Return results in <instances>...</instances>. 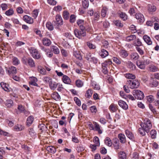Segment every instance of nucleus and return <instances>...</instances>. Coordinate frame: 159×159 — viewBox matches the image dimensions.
I'll list each match as a JSON object with an SVG mask.
<instances>
[{
    "label": "nucleus",
    "instance_id": "nucleus-3",
    "mask_svg": "<svg viewBox=\"0 0 159 159\" xmlns=\"http://www.w3.org/2000/svg\"><path fill=\"white\" fill-rule=\"evenodd\" d=\"M126 84L131 89L137 88L139 85V82L137 80H129L127 81Z\"/></svg>",
    "mask_w": 159,
    "mask_h": 159
},
{
    "label": "nucleus",
    "instance_id": "nucleus-34",
    "mask_svg": "<svg viewBox=\"0 0 159 159\" xmlns=\"http://www.w3.org/2000/svg\"><path fill=\"white\" fill-rule=\"evenodd\" d=\"M112 64V62L109 59L105 61L102 64V65L103 66H105L108 67L110 65H111Z\"/></svg>",
    "mask_w": 159,
    "mask_h": 159
},
{
    "label": "nucleus",
    "instance_id": "nucleus-33",
    "mask_svg": "<svg viewBox=\"0 0 159 159\" xmlns=\"http://www.w3.org/2000/svg\"><path fill=\"white\" fill-rule=\"evenodd\" d=\"M136 38V36L135 35H130L126 37V40L128 42H130L135 39Z\"/></svg>",
    "mask_w": 159,
    "mask_h": 159
},
{
    "label": "nucleus",
    "instance_id": "nucleus-31",
    "mask_svg": "<svg viewBox=\"0 0 159 159\" xmlns=\"http://www.w3.org/2000/svg\"><path fill=\"white\" fill-rule=\"evenodd\" d=\"M137 66L140 69H143L145 68V65L142 61H138L136 63Z\"/></svg>",
    "mask_w": 159,
    "mask_h": 159
},
{
    "label": "nucleus",
    "instance_id": "nucleus-53",
    "mask_svg": "<svg viewBox=\"0 0 159 159\" xmlns=\"http://www.w3.org/2000/svg\"><path fill=\"white\" fill-rule=\"evenodd\" d=\"M93 142L97 146H99L100 145V142L99 138L97 137H95L93 139Z\"/></svg>",
    "mask_w": 159,
    "mask_h": 159
},
{
    "label": "nucleus",
    "instance_id": "nucleus-27",
    "mask_svg": "<svg viewBox=\"0 0 159 159\" xmlns=\"http://www.w3.org/2000/svg\"><path fill=\"white\" fill-rule=\"evenodd\" d=\"M81 4L84 9H87L89 6V0H82Z\"/></svg>",
    "mask_w": 159,
    "mask_h": 159
},
{
    "label": "nucleus",
    "instance_id": "nucleus-28",
    "mask_svg": "<svg viewBox=\"0 0 159 159\" xmlns=\"http://www.w3.org/2000/svg\"><path fill=\"white\" fill-rule=\"evenodd\" d=\"M108 10V9L107 7H103L101 12V16L103 17H105Z\"/></svg>",
    "mask_w": 159,
    "mask_h": 159
},
{
    "label": "nucleus",
    "instance_id": "nucleus-20",
    "mask_svg": "<svg viewBox=\"0 0 159 159\" xmlns=\"http://www.w3.org/2000/svg\"><path fill=\"white\" fill-rule=\"evenodd\" d=\"M0 85L2 88L5 91L9 92V85L8 84H6L4 82H1L0 83Z\"/></svg>",
    "mask_w": 159,
    "mask_h": 159
},
{
    "label": "nucleus",
    "instance_id": "nucleus-45",
    "mask_svg": "<svg viewBox=\"0 0 159 159\" xmlns=\"http://www.w3.org/2000/svg\"><path fill=\"white\" fill-rule=\"evenodd\" d=\"M126 78L129 79H134L135 78V76L134 75L130 73H126L125 75Z\"/></svg>",
    "mask_w": 159,
    "mask_h": 159
},
{
    "label": "nucleus",
    "instance_id": "nucleus-60",
    "mask_svg": "<svg viewBox=\"0 0 159 159\" xmlns=\"http://www.w3.org/2000/svg\"><path fill=\"white\" fill-rule=\"evenodd\" d=\"M5 50V51L4 53L5 57L7 58L9 57L10 56V51L9 49Z\"/></svg>",
    "mask_w": 159,
    "mask_h": 159
},
{
    "label": "nucleus",
    "instance_id": "nucleus-62",
    "mask_svg": "<svg viewBox=\"0 0 159 159\" xmlns=\"http://www.w3.org/2000/svg\"><path fill=\"white\" fill-rule=\"evenodd\" d=\"M102 47L106 48H107L109 44L108 42L106 40H103L102 41Z\"/></svg>",
    "mask_w": 159,
    "mask_h": 159
},
{
    "label": "nucleus",
    "instance_id": "nucleus-14",
    "mask_svg": "<svg viewBox=\"0 0 159 159\" xmlns=\"http://www.w3.org/2000/svg\"><path fill=\"white\" fill-rule=\"evenodd\" d=\"M118 104L119 105L124 109H127L128 106L126 103L124 101L122 100L119 101Z\"/></svg>",
    "mask_w": 159,
    "mask_h": 159
},
{
    "label": "nucleus",
    "instance_id": "nucleus-61",
    "mask_svg": "<svg viewBox=\"0 0 159 159\" xmlns=\"http://www.w3.org/2000/svg\"><path fill=\"white\" fill-rule=\"evenodd\" d=\"M147 99L149 102H152L154 100V98L152 96L150 95L146 97Z\"/></svg>",
    "mask_w": 159,
    "mask_h": 159
},
{
    "label": "nucleus",
    "instance_id": "nucleus-21",
    "mask_svg": "<svg viewBox=\"0 0 159 159\" xmlns=\"http://www.w3.org/2000/svg\"><path fill=\"white\" fill-rule=\"evenodd\" d=\"M143 39L145 42L148 45L152 44V42L150 38L147 35H144L143 37Z\"/></svg>",
    "mask_w": 159,
    "mask_h": 159
},
{
    "label": "nucleus",
    "instance_id": "nucleus-55",
    "mask_svg": "<svg viewBox=\"0 0 159 159\" xmlns=\"http://www.w3.org/2000/svg\"><path fill=\"white\" fill-rule=\"evenodd\" d=\"M102 72L105 75L107 74L108 73V70L107 67L102 65Z\"/></svg>",
    "mask_w": 159,
    "mask_h": 159
},
{
    "label": "nucleus",
    "instance_id": "nucleus-13",
    "mask_svg": "<svg viewBox=\"0 0 159 159\" xmlns=\"http://www.w3.org/2000/svg\"><path fill=\"white\" fill-rule=\"evenodd\" d=\"M43 44L46 46H49L51 43V42L50 39L47 38H44L42 41Z\"/></svg>",
    "mask_w": 159,
    "mask_h": 159
},
{
    "label": "nucleus",
    "instance_id": "nucleus-23",
    "mask_svg": "<svg viewBox=\"0 0 159 159\" xmlns=\"http://www.w3.org/2000/svg\"><path fill=\"white\" fill-rule=\"evenodd\" d=\"M119 52L120 56L124 58L126 57L128 55L127 52L124 50H121Z\"/></svg>",
    "mask_w": 159,
    "mask_h": 159
},
{
    "label": "nucleus",
    "instance_id": "nucleus-37",
    "mask_svg": "<svg viewBox=\"0 0 159 159\" xmlns=\"http://www.w3.org/2000/svg\"><path fill=\"white\" fill-rule=\"evenodd\" d=\"M93 91L91 89H88L86 92L85 96L87 98H90L92 95Z\"/></svg>",
    "mask_w": 159,
    "mask_h": 159
},
{
    "label": "nucleus",
    "instance_id": "nucleus-54",
    "mask_svg": "<svg viewBox=\"0 0 159 159\" xmlns=\"http://www.w3.org/2000/svg\"><path fill=\"white\" fill-rule=\"evenodd\" d=\"M52 79L48 77H46L43 78V81L45 83H50L52 81Z\"/></svg>",
    "mask_w": 159,
    "mask_h": 159
},
{
    "label": "nucleus",
    "instance_id": "nucleus-2",
    "mask_svg": "<svg viewBox=\"0 0 159 159\" xmlns=\"http://www.w3.org/2000/svg\"><path fill=\"white\" fill-rule=\"evenodd\" d=\"M74 33L77 38L79 39H82L86 35L85 29H80V30L75 29L74 31Z\"/></svg>",
    "mask_w": 159,
    "mask_h": 159
},
{
    "label": "nucleus",
    "instance_id": "nucleus-56",
    "mask_svg": "<svg viewBox=\"0 0 159 159\" xmlns=\"http://www.w3.org/2000/svg\"><path fill=\"white\" fill-rule=\"evenodd\" d=\"M76 20V16L74 14L71 15L70 16V21L71 23H74Z\"/></svg>",
    "mask_w": 159,
    "mask_h": 159
},
{
    "label": "nucleus",
    "instance_id": "nucleus-8",
    "mask_svg": "<svg viewBox=\"0 0 159 159\" xmlns=\"http://www.w3.org/2000/svg\"><path fill=\"white\" fill-rule=\"evenodd\" d=\"M113 145L114 149L116 150L120 149L121 147L120 145V143L118 139L117 138L114 139L113 140Z\"/></svg>",
    "mask_w": 159,
    "mask_h": 159
},
{
    "label": "nucleus",
    "instance_id": "nucleus-30",
    "mask_svg": "<svg viewBox=\"0 0 159 159\" xmlns=\"http://www.w3.org/2000/svg\"><path fill=\"white\" fill-rule=\"evenodd\" d=\"M52 97L56 100H59L60 99V97L57 92H54L51 95Z\"/></svg>",
    "mask_w": 159,
    "mask_h": 159
},
{
    "label": "nucleus",
    "instance_id": "nucleus-57",
    "mask_svg": "<svg viewBox=\"0 0 159 159\" xmlns=\"http://www.w3.org/2000/svg\"><path fill=\"white\" fill-rule=\"evenodd\" d=\"M92 57H91V54L90 53H87L85 56V58L89 61H91Z\"/></svg>",
    "mask_w": 159,
    "mask_h": 159
},
{
    "label": "nucleus",
    "instance_id": "nucleus-22",
    "mask_svg": "<svg viewBox=\"0 0 159 159\" xmlns=\"http://www.w3.org/2000/svg\"><path fill=\"white\" fill-rule=\"evenodd\" d=\"M99 54L102 58H104L108 55V52L105 49H102L100 52Z\"/></svg>",
    "mask_w": 159,
    "mask_h": 159
},
{
    "label": "nucleus",
    "instance_id": "nucleus-7",
    "mask_svg": "<svg viewBox=\"0 0 159 159\" xmlns=\"http://www.w3.org/2000/svg\"><path fill=\"white\" fill-rule=\"evenodd\" d=\"M55 19L56 21H53L52 23H55L56 22H57V24L58 26L59 25H61L63 24V21L62 19L61 16L60 15H57L56 16Z\"/></svg>",
    "mask_w": 159,
    "mask_h": 159
},
{
    "label": "nucleus",
    "instance_id": "nucleus-52",
    "mask_svg": "<svg viewBox=\"0 0 159 159\" xmlns=\"http://www.w3.org/2000/svg\"><path fill=\"white\" fill-rule=\"evenodd\" d=\"M150 134L152 139H154L156 138L157 132L155 130H152L150 131Z\"/></svg>",
    "mask_w": 159,
    "mask_h": 159
},
{
    "label": "nucleus",
    "instance_id": "nucleus-18",
    "mask_svg": "<svg viewBox=\"0 0 159 159\" xmlns=\"http://www.w3.org/2000/svg\"><path fill=\"white\" fill-rule=\"evenodd\" d=\"M133 45L136 47H139L143 45L142 42L139 38L134 40L133 42Z\"/></svg>",
    "mask_w": 159,
    "mask_h": 159
},
{
    "label": "nucleus",
    "instance_id": "nucleus-6",
    "mask_svg": "<svg viewBox=\"0 0 159 159\" xmlns=\"http://www.w3.org/2000/svg\"><path fill=\"white\" fill-rule=\"evenodd\" d=\"M133 94L135 98L138 99L142 100L144 98L143 93L138 90H134L133 91Z\"/></svg>",
    "mask_w": 159,
    "mask_h": 159
},
{
    "label": "nucleus",
    "instance_id": "nucleus-46",
    "mask_svg": "<svg viewBox=\"0 0 159 159\" xmlns=\"http://www.w3.org/2000/svg\"><path fill=\"white\" fill-rule=\"evenodd\" d=\"M157 68L153 65H150L149 66V70L152 72H155L157 70Z\"/></svg>",
    "mask_w": 159,
    "mask_h": 159
},
{
    "label": "nucleus",
    "instance_id": "nucleus-39",
    "mask_svg": "<svg viewBox=\"0 0 159 159\" xmlns=\"http://www.w3.org/2000/svg\"><path fill=\"white\" fill-rule=\"evenodd\" d=\"M51 48L55 54H58L59 53V50L58 48L56 46H53L51 47Z\"/></svg>",
    "mask_w": 159,
    "mask_h": 159
},
{
    "label": "nucleus",
    "instance_id": "nucleus-63",
    "mask_svg": "<svg viewBox=\"0 0 159 159\" xmlns=\"http://www.w3.org/2000/svg\"><path fill=\"white\" fill-rule=\"evenodd\" d=\"M85 149V148L81 145H79L77 148V150L79 152H81L83 151Z\"/></svg>",
    "mask_w": 159,
    "mask_h": 159
},
{
    "label": "nucleus",
    "instance_id": "nucleus-40",
    "mask_svg": "<svg viewBox=\"0 0 159 159\" xmlns=\"http://www.w3.org/2000/svg\"><path fill=\"white\" fill-rule=\"evenodd\" d=\"M24 127L21 125H17L14 127V129L16 131L22 130L24 129Z\"/></svg>",
    "mask_w": 159,
    "mask_h": 159
},
{
    "label": "nucleus",
    "instance_id": "nucleus-17",
    "mask_svg": "<svg viewBox=\"0 0 159 159\" xmlns=\"http://www.w3.org/2000/svg\"><path fill=\"white\" fill-rule=\"evenodd\" d=\"M77 24L80 29H85L84 26V21L83 20L81 19L78 20L77 21Z\"/></svg>",
    "mask_w": 159,
    "mask_h": 159
},
{
    "label": "nucleus",
    "instance_id": "nucleus-42",
    "mask_svg": "<svg viewBox=\"0 0 159 159\" xmlns=\"http://www.w3.org/2000/svg\"><path fill=\"white\" fill-rule=\"evenodd\" d=\"M12 60L14 65H17L20 63V61L16 57H13Z\"/></svg>",
    "mask_w": 159,
    "mask_h": 159
},
{
    "label": "nucleus",
    "instance_id": "nucleus-64",
    "mask_svg": "<svg viewBox=\"0 0 159 159\" xmlns=\"http://www.w3.org/2000/svg\"><path fill=\"white\" fill-rule=\"evenodd\" d=\"M38 70L39 71V72L42 74L45 75L46 73V70L44 68H41L40 69L39 68Z\"/></svg>",
    "mask_w": 159,
    "mask_h": 159
},
{
    "label": "nucleus",
    "instance_id": "nucleus-9",
    "mask_svg": "<svg viewBox=\"0 0 159 159\" xmlns=\"http://www.w3.org/2000/svg\"><path fill=\"white\" fill-rule=\"evenodd\" d=\"M135 17L139 23H143L144 21L143 16L140 13H136L135 15Z\"/></svg>",
    "mask_w": 159,
    "mask_h": 159
},
{
    "label": "nucleus",
    "instance_id": "nucleus-26",
    "mask_svg": "<svg viewBox=\"0 0 159 159\" xmlns=\"http://www.w3.org/2000/svg\"><path fill=\"white\" fill-rule=\"evenodd\" d=\"M74 55L77 59L81 60L82 59V57L81 55L80 52L77 50L74 51Z\"/></svg>",
    "mask_w": 159,
    "mask_h": 159
},
{
    "label": "nucleus",
    "instance_id": "nucleus-50",
    "mask_svg": "<svg viewBox=\"0 0 159 159\" xmlns=\"http://www.w3.org/2000/svg\"><path fill=\"white\" fill-rule=\"evenodd\" d=\"M75 84L76 86L79 88L82 87L83 85V82L79 80L76 81Z\"/></svg>",
    "mask_w": 159,
    "mask_h": 159
},
{
    "label": "nucleus",
    "instance_id": "nucleus-25",
    "mask_svg": "<svg viewBox=\"0 0 159 159\" xmlns=\"http://www.w3.org/2000/svg\"><path fill=\"white\" fill-rule=\"evenodd\" d=\"M63 82L66 84H70L71 82L70 78L67 75H64L62 78Z\"/></svg>",
    "mask_w": 159,
    "mask_h": 159
},
{
    "label": "nucleus",
    "instance_id": "nucleus-5",
    "mask_svg": "<svg viewBox=\"0 0 159 159\" xmlns=\"http://www.w3.org/2000/svg\"><path fill=\"white\" fill-rule=\"evenodd\" d=\"M30 52L31 56L34 58L39 59L41 57L40 53L38 51L34 48H31Z\"/></svg>",
    "mask_w": 159,
    "mask_h": 159
},
{
    "label": "nucleus",
    "instance_id": "nucleus-44",
    "mask_svg": "<svg viewBox=\"0 0 159 159\" xmlns=\"http://www.w3.org/2000/svg\"><path fill=\"white\" fill-rule=\"evenodd\" d=\"M113 23L115 25L118 27H122L123 26V24L119 20H115L113 21Z\"/></svg>",
    "mask_w": 159,
    "mask_h": 159
},
{
    "label": "nucleus",
    "instance_id": "nucleus-59",
    "mask_svg": "<svg viewBox=\"0 0 159 159\" xmlns=\"http://www.w3.org/2000/svg\"><path fill=\"white\" fill-rule=\"evenodd\" d=\"M136 49L139 53L141 55L144 54L143 51L139 47H136Z\"/></svg>",
    "mask_w": 159,
    "mask_h": 159
},
{
    "label": "nucleus",
    "instance_id": "nucleus-36",
    "mask_svg": "<svg viewBox=\"0 0 159 159\" xmlns=\"http://www.w3.org/2000/svg\"><path fill=\"white\" fill-rule=\"evenodd\" d=\"M46 27L49 30H52L54 29L53 24L52 23L50 22H48L46 24Z\"/></svg>",
    "mask_w": 159,
    "mask_h": 159
},
{
    "label": "nucleus",
    "instance_id": "nucleus-19",
    "mask_svg": "<svg viewBox=\"0 0 159 159\" xmlns=\"http://www.w3.org/2000/svg\"><path fill=\"white\" fill-rule=\"evenodd\" d=\"M34 120V118L32 116H30L27 119L26 121V125L29 126L32 123Z\"/></svg>",
    "mask_w": 159,
    "mask_h": 159
},
{
    "label": "nucleus",
    "instance_id": "nucleus-32",
    "mask_svg": "<svg viewBox=\"0 0 159 159\" xmlns=\"http://www.w3.org/2000/svg\"><path fill=\"white\" fill-rule=\"evenodd\" d=\"M105 143L109 147H111L112 143L111 139L109 137H106L104 140Z\"/></svg>",
    "mask_w": 159,
    "mask_h": 159
},
{
    "label": "nucleus",
    "instance_id": "nucleus-35",
    "mask_svg": "<svg viewBox=\"0 0 159 159\" xmlns=\"http://www.w3.org/2000/svg\"><path fill=\"white\" fill-rule=\"evenodd\" d=\"M127 65L130 68V69L131 70H134L136 68L135 65L130 61H128Z\"/></svg>",
    "mask_w": 159,
    "mask_h": 159
},
{
    "label": "nucleus",
    "instance_id": "nucleus-47",
    "mask_svg": "<svg viewBox=\"0 0 159 159\" xmlns=\"http://www.w3.org/2000/svg\"><path fill=\"white\" fill-rule=\"evenodd\" d=\"M119 154L120 159H126V155L124 152H120Z\"/></svg>",
    "mask_w": 159,
    "mask_h": 159
},
{
    "label": "nucleus",
    "instance_id": "nucleus-48",
    "mask_svg": "<svg viewBox=\"0 0 159 159\" xmlns=\"http://www.w3.org/2000/svg\"><path fill=\"white\" fill-rule=\"evenodd\" d=\"M146 130L143 127L140 128L139 129V132L142 135V136H144L145 134V132Z\"/></svg>",
    "mask_w": 159,
    "mask_h": 159
},
{
    "label": "nucleus",
    "instance_id": "nucleus-1",
    "mask_svg": "<svg viewBox=\"0 0 159 159\" xmlns=\"http://www.w3.org/2000/svg\"><path fill=\"white\" fill-rule=\"evenodd\" d=\"M140 125L141 127H143L147 133L149 132L150 129L152 126L151 121L148 118H145L144 120V122L141 123Z\"/></svg>",
    "mask_w": 159,
    "mask_h": 159
},
{
    "label": "nucleus",
    "instance_id": "nucleus-12",
    "mask_svg": "<svg viewBox=\"0 0 159 159\" xmlns=\"http://www.w3.org/2000/svg\"><path fill=\"white\" fill-rule=\"evenodd\" d=\"M125 134L129 138L133 141H135L134 137L132 132L126 129L125 130Z\"/></svg>",
    "mask_w": 159,
    "mask_h": 159
},
{
    "label": "nucleus",
    "instance_id": "nucleus-10",
    "mask_svg": "<svg viewBox=\"0 0 159 159\" xmlns=\"http://www.w3.org/2000/svg\"><path fill=\"white\" fill-rule=\"evenodd\" d=\"M23 20L26 23L30 24H32L34 22L33 19L30 16L26 15L23 16Z\"/></svg>",
    "mask_w": 159,
    "mask_h": 159
},
{
    "label": "nucleus",
    "instance_id": "nucleus-29",
    "mask_svg": "<svg viewBox=\"0 0 159 159\" xmlns=\"http://www.w3.org/2000/svg\"><path fill=\"white\" fill-rule=\"evenodd\" d=\"M58 85V83L56 82L51 81L49 84V86L52 90H54L57 88Z\"/></svg>",
    "mask_w": 159,
    "mask_h": 159
},
{
    "label": "nucleus",
    "instance_id": "nucleus-49",
    "mask_svg": "<svg viewBox=\"0 0 159 159\" xmlns=\"http://www.w3.org/2000/svg\"><path fill=\"white\" fill-rule=\"evenodd\" d=\"M152 83L150 84V86L151 87H156L158 85V82L156 80H152Z\"/></svg>",
    "mask_w": 159,
    "mask_h": 159
},
{
    "label": "nucleus",
    "instance_id": "nucleus-11",
    "mask_svg": "<svg viewBox=\"0 0 159 159\" xmlns=\"http://www.w3.org/2000/svg\"><path fill=\"white\" fill-rule=\"evenodd\" d=\"M129 57L131 60L136 61L139 59V56L137 53L133 52L131 53L129 55Z\"/></svg>",
    "mask_w": 159,
    "mask_h": 159
},
{
    "label": "nucleus",
    "instance_id": "nucleus-16",
    "mask_svg": "<svg viewBox=\"0 0 159 159\" xmlns=\"http://www.w3.org/2000/svg\"><path fill=\"white\" fill-rule=\"evenodd\" d=\"M93 124L94 125V130L95 131H98L99 134H101L102 133V130L100 129V126L96 122L93 121Z\"/></svg>",
    "mask_w": 159,
    "mask_h": 159
},
{
    "label": "nucleus",
    "instance_id": "nucleus-41",
    "mask_svg": "<svg viewBox=\"0 0 159 159\" xmlns=\"http://www.w3.org/2000/svg\"><path fill=\"white\" fill-rule=\"evenodd\" d=\"M32 80H31L30 82H29L30 84L35 86H38V84L35 82V81H37V79L35 77L32 78Z\"/></svg>",
    "mask_w": 159,
    "mask_h": 159
},
{
    "label": "nucleus",
    "instance_id": "nucleus-38",
    "mask_svg": "<svg viewBox=\"0 0 159 159\" xmlns=\"http://www.w3.org/2000/svg\"><path fill=\"white\" fill-rule=\"evenodd\" d=\"M148 10L149 12L155 11L156 10V7L152 5H148Z\"/></svg>",
    "mask_w": 159,
    "mask_h": 159
},
{
    "label": "nucleus",
    "instance_id": "nucleus-4",
    "mask_svg": "<svg viewBox=\"0 0 159 159\" xmlns=\"http://www.w3.org/2000/svg\"><path fill=\"white\" fill-rule=\"evenodd\" d=\"M22 62L24 64L28 65L31 67L35 66L34 62L33 59L31 58H26L25 57L23 58L22 59Z\"/></svg>",
    "mask_w": 159,
    "mask_h": 159
},
{
    "label": "nucleus",
    "instance_id": "nucleus-15",
    "mask_svg": "<svg viewBox=\"0 0 159 159\" xmlns=\"http://www.w3.org/2000/svg\"><path fill=\"white\" fill-rule=\"evenodd\" d=\"M118 138L121 143H124L126 142V138L124 134L121 133L119 134L118 135Z\"/></svg>",
    "mask_w": 159,
    "mask_h": 159
},
{
    "label": "nucleus",
    "instance_id": "nucleus-58",
    "mask_svg": "<svg viewBox=\"0 0 159 159\" xmlns=\"http://www.w3.org/2000/svg\"><path fill=\"white\" fill-rule=\"evenodd\" d=\"M17 72V70L16 67L13 66L11 67V74H16Z\"/></svg>",
    "mask_w": 159,
    "mask_h": 159
},
{
    "label": "nucleus",
    "instance_id": "nucleus-51",
    "mask_svg": "<svg viewBox=\"0 0 159 159\" xmlns=\"http://www.w3.org/2000/svg\"><path fill=\"white\" fill-rule=\"evenodd\" d=\"M39 10L37 9H34L32 12V16L35 19L38 16L39 13Z\"/></svg>",
    "mask_w": 159,
    "mask_h": 159
},
{
    "label": "nucleus",
    "instance_id": "nucleus-43",
    "mask_svg": "<svg viewBox=\"0 0 159 159\" xmlns=\"http://www.w3.org/2000/svg\"><path fill=\"white\" fill-rule=\"evenodd\" d=\"M63 16L64 19L67 20L69 16V13L67 11H64L63 12Z\"/></svg>",
    "mask_w": 159,
    "mask_h": 159
},
{
    "label": "nucleus",
    "instance_id": "nucleus-24",
    "mask_svg": "<svg viewBox=\"0 0 159 159\" xmlns=\"http://www.w3.org/2000/svg\"><path fill=\"white\" fill-rule=\"evenodd\" d=\"M120 17L124 20H126L127 19V16L124 12L120 11L118 13Z\"/></svg>",
    "mask_w": 159,
    "mask_h": 159
}]
</instances>
